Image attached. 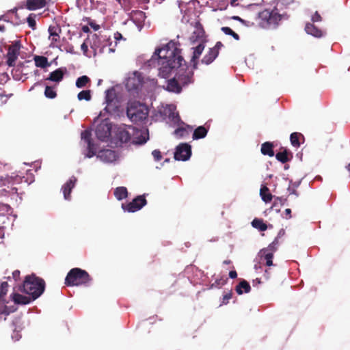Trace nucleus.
Listing matches in <instances>:
<instances>
[{
    "label": "nucleus",
    "instance_id": "1",
    "mask_svg": "<svg viewBox=\"0 0 350 350\" xmlns=\"http://www.w3.org/2000/svg\"><path fill=\"white\" fill-rule=\"evenodd\" d=\"M204 31L198 29L190 37V42L193 45L191 47L193 55L191 59L192 68L188 66L183 57L177 43L170 41L161 48L155 50L149 65L158 67L159 75L167 78L171 72H175L176 79L184 87L193 83V70L197 68V59L200 57L205 47Z\"/></svg>",
    "mask_w": 350,
    "mask_h": 350
},
{
    "label": "nucleus",
    "instance_id": "2",
    "mask_svg": "<svg viewBox=\"0 0 350 350\" xmlns=\"http://www.w3.org/2000/svg\"><path fill=\"white\" fill-rule=\"evenodd\" d=\"M81 139L87 144L86 150L88 152H85L84 155L87 158H92L94 155H96L97 158L99 159L102 162L106 163H110L115 161L118 158L117 153L110 149H105L98 151L96 154L98 147L94 144L91 138L92 133L89 130H85L81 133Z\"/></svg>",
    "mask_w": 350,
    "mask_h": 350
},
{
    "label": "nucleus",
    "instance_id": "3",
    "mask_svg": "<svg viewBox=\"0 0 350 350\" xmlns=\"http://www.w3.org/2000/svg\"><path fill=\"white\" fill-rule=\"evenodd\" d=\"M286 12H281L274 6L273 9H265L258 14V25L266 29H277L282 21L288 19Z\"/></svg>",
    "mask_w": 350,
    "mask_h": 350
},
{
    "label": "nucleus",
    "instance_id": "4",
    "mask_svg": "<svg viewBox=\"0 0 350 350\" xmlns=\"http://www.w3.org/2000/svg\"><path fill=\"white\" fill-rule=\"evenodd\" d=\"M44 288V281L32 275L25 277L21 290L31 296V299H36L43 293Z\"/></svg>",
    "mask_w": 350,
    "mask_h": 350
},
{
    "label": "nucleus",
    "instance_id": "5",
    "mask_svg": "<svg viewBox=\"0 0 350 350\" xmlns=\"http://www.w3.org/2000/svg\"><path fill=\"white\" fill-rule=\"evenodd\" d=\"M126 115L132 122L144 123L148 116V108L139 102L129 101L126 108Z\"/></svg>",
    "mask_w": 350,
    "mask_h": 350
},
{
    "label": "nucleus",
    "instance_id": "6",
    "mask_svg": "<svg viewBox=\"0 0 350 350\" xmlns=\"http://www.w3.org/2000/svg\"><path fill=\"white\" fill-rule=\"evenodd\" d=\"M91 282L92 278L89 273L80 268L72 269L65 278V284L69 286H89Z\"/></svg>",
    "mask_w": 350,
    "mask_h": 350
},
{
    "label": "nucleus",
    "instance_id": "7",
    "mask_svg": "<svg viewBox=\"0 0 350 350\" xmlns=\"http://www.w3.org/2000/svg\"><path fill=\"white\" fill-rule=\"evenodd\" d=\"M88 42L90 48L94 51V55L114 52L115 49L111 47V42H109L107 36L94 33L88 36Z\"/></svg>",
    "mask_w": 350,
    "mask_h": 350
},
{
    "label": "nucleus",
    "instance_id": "8",
    "mask_svg": "<svg viewBox=\"0 0 350 350\" xmlns=\"http://www.w3.org/2000/svg\"><path fill=\"white\" fill-rule=\"evenodd\" d=\"M112 124L105 118L95 129V134L98 139L101 142H108L111 137Z\"/></svg>",
    "mask_w": 350,
    "mask_h": 350
},
{
    "label": "nucleus",
    "instance_id": "9",
    "mask_svg": "<svg viewBox=\"0 0 350 350\" xmlns=\"http://www.w3.org/2000/svg\"><path fill=\"white\" fill-rule=\"evenodd\" d=\"M105 104L104 108L105 112L111 114L118 111L120 104L116 98V90L113 88H109L105 91Z\"/></svg>",
    "mask_w": 350,
    "mask_h": 350
},
{
    "label": "nucleus",
    "instance_id": "10",
    "mask_svg": "<svg viewBox=\"0 0 350 350\" xmlns=\"http://www.w3.org/2000/svg\"><path fill=\"white\" fill-rule=\"evenodd\" d=\"M191 156V146L187 143H181L176 146L174 152V159L177 161H186Z\"/></svg>",
    "mask_w": 350,
    "mask_h": 350
},
{
    "label": "nucleus",
    "instance_id": "11",
    "mask_svg": "<svg viewBox=\"0 0 350 350\" xmlns=\"http://www.w3.org/2000/svg\"><path fill=\"white\" fill-rule=\"evenodd\" d=\"M146 203L144 196H138L127 204H122V208L124 211L134 213L142 208Z\"/></svg>",
    "mask_w": 350,
    "mask_h": 350
},
{
    "label": "nucleus",
    "instance_id": "12",
    "mask_svg": "<svg viewBox=\"0 0 350 350\" xmlns=\"http://www.w3.org/2000/svg\"><path fill=\"white\" fill-rule=\"evenodd\" d=\"M21 46L18 42H15L14 44L9 46L8 51L7 53V64L9 66H13L19 55Z\"/></svg>",
    "mask_w": 350,
    "mask_h": 350
},
{
    "label": "nucleus",
    "instance_id": "13",
    "mask_svg": "<svg viewBox=\"0 0 350 350\" xmlns=\"http://www.w3.org/2000/svg\"><path fill=\"white\" fill-rule=\"evenodd\" d=\"M273 253L271 251L266 250L265 248L261 249L256 256V259L259 260L260 262H265V264L268 266H272L273 264Z\"/></svg>",
    "mask_w": 350,
    "mask_h": 350
},
{
    "label": "nucleus",
    "instance_id": "14",
    "mask_svg": "<svg viewBox=\"0 0 350 350\" xmlns=\"http://www.w3.org/2000/svg\"><path fill=\"white\" fill-rule=\"evenodd\" d=\"M176 107L174 105H167L164 109V116H167L169 119L175 124H184L181 121L178 113L176 111Z\"/></svg>",
    "mask_w": 350,
    "mask_h": 350
},
{
    "label": "nucleus",
    "instance_id": "15",
    "mask_svg": "<svg viewBox=\"0 0 350 350\" xmlns=\"http://www.w3.org/2000/svg\"><path fill=\"white\" fill-rule=\"evenodd\" d=\"M115 133V139L118 142L122 143H126L128 142L131 139V135L127 131L125 128L122 126H119L115 129L114 130Z\"/></svg>",
    "mask_w": 350,
    "mask_h": 350
},
{
    "label": "nucleus",
    "instance_id": "16",
    "mask_svg": "<svg viewBox=\"0 0 350 350\" xmlns=\"http://www.w3.org/2000/svg\"><path fill=\"white\" fill-rule=\"evenodd\" d=\"M66 71L67 70L66 68H59L51 72L49 74V77L46 79V81H50L52 82H55L56 83H59L62 81Z\"/></svg>",
    "mask_w": 350,
    "mask_h": 350
},
{
    "label": "nucleus",
    "instance_id": "17",
    "mask_svg": "<svg viewBox=\"0 0 350 350\" xmlns=\"http://www.w3.org/2000/svg\"><path fill=\"white\" fill-rule=\"evenodd\" d=\"M183 88V86L174 76L172 79L167 81L165 89L168 92L179 94L181 92Z\"/></svg>",
    "mask_w": 350,
    "mask_h": 350
},
{
    "label": "nucleus",
    "instance_id": "18",
    "mask_svg": "<svg viewBox=\"0 0 350 350\" xmlns=\"http://www.w3.org/2000/svg\"><path fill=\"white\" fill-rule=\"evenodd\" d=\"M77 178L72 176L70 179L62 186V190L63 191L64 198L66 200H70V193L72 189L75 187Z\"/></svg>",
    "mask_w": 350,
    "mask_h": 350
},
{
    "label": "nucleus",
    "instance_id": "19",
    "mask_svg": "<svg viewBox=\"0 0 350 350\" xmlns=\"http://www.w3.org/2000/svg\"><path fill=\"white\" fill-rule=\"evenodd\" d=\"M141 85V81L137 72L134 73V76L129 77L126 83V88L129 91L137 90Z\"/></svg>",
    "mask_w": 350,
    "mask_h": 350
},
{
    "label": "nucleus",
    "instance_id": "20",
    "mask_svg": "<svg viewBox=\"0 0 350 350\" xmlns=\"http://www.w3.org/2000/svg\"><path fill=\"white\" fill-rule=\"evenodd\" d=\"M46 5V0H27L26 8L29 10L41 9Z\"/></svg>",
    "mask_w": 350,
    "mask_h": 350
},
{
    "label": "nucleus",
    "instance_id": "21",
    "mask_svg": "<svg viewBox=\"0 0 350 350\" xmlns=\"http://www.w3.org/2000/svg\"><path fill=\"white\" fill-rule=\"evenodd\" d=\"M218 55L219 54L217 53V51L215 49L210 48L208 53L204 56L201 62L202 64L208 65L216 59Z\"/></svg>",
    "mask_w": 350,
    "mask_h": 350
},
{
    "label": "nucleus",
    "instance_id": "22",
    "mask_svg": "<svg viewBox=\"0 0 350 350\" xmlns=\"http://www.w3.org/2000/svg\"><path fill=\"white\" fill-rule=\"evenodd\" d=\"M305 31L308 34H310L316 38H321L323 36L321 30L318 29L312 23H307L305 27Z\"/></svg>",
    "mask_w": 350,
    "mask_h": 350
},
{
    "label": "nucleus",
    "instance_id": "23",
    "mask_svg": "<svg viewBox=\"0 0 350 350\" xmlns=\"http://www.w3.org/2000/svg\"><path fill=\"white\" fill-rule=\"evenodd\" d=\"M13 300L14 303L18 304H23L26 305L29 304L31 301H33L34 299H31V297H27L25 295H22L18 293H15L13 295Z\"/></svg>",
    "mask_w": 350,
    "mask_h": 350
},
{
    "label": "nucleus",
    "instance_id": "24",
    "mask_svg": "<svg viewBox=\"0 0 350 350\" xmlns=\"http://www.w3.org/2000/svg\"><path fill=\"white\" fill-rule=\"evenodd\" d=\"M207 133L208 129L206 128L204 126H200L194 130L192 138L194 140L204 138L206 136Z\"/></svg>",
    "mask_w": 350,
    "mask_h": 350
},
{
    "label": "nucleus",
    "instance_id": "25",
    "mask_svg": "<svg viewBox=\"0 0 350 350\" xmlns=\"http://www.w3.org/2000/svg\"><path fill=\"white\" fill-rule=\"evenodd\" d=\"M251 286L250 284L245 280H243L236 286V292L239 295H242L244 293H247L250 291Z\"/></svg>",
    "mask_w": 350,
    "mask_h": 350
},
{
    "label": "nucleus",
    "instance_id": "26",
    "mask_svg": "<svg viewBox=\"0 0 350 350\" xmlns=\"http://www.w3.org/2000/svg\"><path fill=\"white\" fill-rule=\"evenodd\" d=\"M273 145L271 142H267L263 143L261 145V153L263 155H268L269 157H273L274 155V152L273 150Z\"/></svg>",
    "mask_w": 350,
    "mask_h": 350
},
{
    "label": "nucleus",
    "instance_id": "27",
    "mask_svg": "<svg viewBox=\"0 0 350 350\" xmlns=\"http://www.w3.org/2000/svg\"><path fill=\"white\" fill-rule=\"evenodd\" d=\"M293 2V0H276L274 7L281 12H286L284 10Z\"/></svg>",
    "mask_w": 350,
    "mask_h": 350
},
{
    "label": "nucleus",
    "instance_id": "28",
    "mask_svg": "<svg viewBox=\"0 0 350 350\" xmlns=\"http://www.w3.org/2000/svg\"><path fill=\"white\" fill-rule=\"evenodd\" d=\"M148 139V131L144 129L140 131L139 136H136L133 140V143L136 144H143Z\"/></svg>",
    "mask_w": 350,
    "mask_h": 350
},
{
    "label": "nucleus",
    "instance_id": "29",
    "mask_svg": "<svg viewBox=\"0 0 350 350\" xmlns=\"http://www.w3.org/2000/svg\"><path fill=\"white\" fill-rule=\"evenodd\" d=\"M34 62L36 66L41 68H45L50 66L48 59L44 56H35Z\"/></svg>",
    "mask_w": 350,
    "mask_h": 350
},
{
    "label": "nucleus",
    "instance_id": "30",
    "mask_svg": "<svg viewBox=\"0 0 350 350\" xmlns=\"http://www.w3.org/2000/svg\"><path fill=\"white\" fill-rule=\"evenodd\" d=\"M127 189L124 187H118L114 191V196L118 200H122L127 197Z\"/></svg>",
    "mask_w": 350,
    "mask_h": 350
},
{
    "label": "nucleus",
    "instance_id": "31",
    "mask_svg": "<svg viewBox=\"0 0 350 350\" xmlns=\"http://www.w3.org/2000/svg\"><path fill=\"white\" fill-rule=\"evenodd\" d=\"M260 196L262 200L266 203L271 202L272 199V195L269 193V189L266 186L261 187Z\"/></svg>",
    "mask_w": 350,
    "mask_h": 350
},
{
    "label": "nucleus",
    "instance_id": "32",
    "mask_svg": "<svg viewBox=\"0 0 350 350\" xmlns=\"http://www.w3.org/2000/svg\"><path fill=\"white\" fill-rule=\"evenodd\" d=\"M252 226L254 228L258 229L260 231H265L267 228V225L263 222V221L258 218H255L252 221Z\"/></svg>",
    "mask_w": 350,
    "mask_h": 350
},
{
    "label": "nucleus",
    "instance_id": "33",
    "mask_svg": "<svg viewBox=\"0 0 350 350\" xmlns=\"http://www.w3.org/2000/svg\"><path fill=\"white\" fill-rule=\"evenodd\" d=\"M44 96L50 99L55 98L57 96L55 87L46 85L44 90Z\"/></svg>",
    "mask_w": 350,
    "mask_h": 350
},
{
    "label": "nucleus",
    "instance_id": "34",
    "mask_svg": "<svg viewBox=\"0 0 350 350\" xmlns=\"http://www.w3.org/2000/svg\"><path fill=\"white\" fill-rule=\"evenodd\" d=\"M90 78L86 75H83L77 78L76 81V86L78 88H83L90 82Z\"/></svg>",
    "mask_w": 350,
    "mask_h": 350
},
{
    "label": "nucleus",
    "instance_id": "35",
    "mask_svg": "<svg viewBox=\"0 0 350 350\" xmlns=\"http://www.w3.org/2000/svg\"><path fill=\"white\" fill-rule=\"evenodd\" d=\"M275 158L278 161H280L282 163H286L289 159L288 158V151L287 150H284L283 152H278L275 154Z\"/></svg>",
    "mask_w": 350,
    "mask_h": 350
},
{
    "label": "nucleus",
    "instance_id": "36",
    "mask_svg": "<svg viewBox=\"0 0 350 350\" xmlns=\"http://www.w3.org/2000/svg\"><path fill=\"white\" fill-rule=\"evenodd\" d=\"M77 98L79 100H85L89 101L91 100L90 90H83L80 92L77 95Z\"/></svg>",
    "mask_w": 350,
    "mask_h": 350
},
{
    "label": "nucleus",
    "instance_id": "37",
    "mask_svg": "<svg viewBox=\"0 0 350 350\" xmlns=\"http://www.w3.org/2000/svg\"><path fill=\"white\" fill-rule=\"evenodd\" d=\"M300 135L298 133H293L290 135V141L294 147H299L300 146L299 142V136Z\"/></svg>",
    "mask_w": 350,
    "mask_h": 350
},
{
    "label": "nucleus",
    "instance_id": "38",
    "mask_svg": "<svg viewBox=\"0 0 350 350\" xmlns=\"http://www.w3.org/2000/svg\"><path fill=\"white\" fill-rule=\"evenodd\" d=\"M221 30L226 34L232 36L236 40H239V36L233 31L230 27H221Z\"/></svg>",
    "mask_w": 350,
    "mask_h": 350
},
{
    "label": "nucleus",
    "instance_id": "39",
    "mask_svg": "<svg viewBox=\"0 0 350 350\" xmlns=\"http://www.w3.org/2000/svg\"><path fill=\"white\" fill-rule=\"evenodd\" d=\"M279 242L278 238H275L272 243H271L267 247L266 250L272 252L273 254L277 251Z\"/></svg>",
    "mask_w": 350,
    "mask_h": 350
},
{
    "label": "nucleus",
    "instance_id": "40",
    "mask_svg": "<svg viewBox=\"0 0 350 350\" xmlns=\"http://www.w3.org/2000/svg\"><path fill=\"white\" fill-rule=\"evenodd\" d=\"M187 134V131L185 127H178L174 131V135L177 137H183Z\"/></svg>",
    "mask_w": 350,
    "mask_h": 350
},
{
    "label": "nucleus",
    "instance_id": "41",
    "mask_svg": "<svg viewBox=\"0 0 350 350\" xmlns=\"http://www.w3.org/2000/svg\"><path fill=\"white\" fill-rule=\"evenodd\" d=\"M8 284L7 282H3L0 285V297L5 298V295L8 292Z\"/></svg>",
    "mask_w": 350,
    "mask_h": 350
},
{
    "label": "nucleus",
    "instance_id": "42",
    "mask_svg": "<svg viewBox=\"0 0 350 350\" xmlns=\"http://www.w3.org/2000/svg\"><path fill=\"white\" fill-rule=\"evenodd\" d=\"M48 31L49 33V39H51V37H58V31H60V29L58 27L50 26Z\"/></svg>",
    "mask_w": 350,
    "mask_h": 350
},
{
    "label": "nucleus",
    "instance_id": "43",
    "mask_svg": "<svg viewBox=\"0 0 350 350\" xmlns=\"http://www.w3.org/2000/svg\"><path fill=\"white\" fill-rule=\"evenodd\" d=\"M11 210V207L7 204H0V215L8 214Z\"/></svg>",
    "mask_w": 350,
    "mask_h": 350
},
{
    "label": "nucleus",
    "instance_id": "44",
    "mask_svg": "<svg viewBox=\"0 0 350 350\" xmlns=\"http://www.w3.org/2000/svg\"><path fill=\"white\" fill-rule=\"evenodd\" d=\"M17 190V188L12 187L8 192L12 195L13 198L16 197L15 200L16 202H20L22 199L21 197H19Z\"/></svg>",
    "mask_w": 350,
    "mask_h": 350
},
{
    "label": "nucleus",
    "instance_id": "45",
    "mask_svg": "<svg viewBox=\"0 0 350 350\" xmlns=\"http://www.w3.org/2000/svg\"><path fill=\"white\" fill-rule=\"evenodd\" d=\"M28 25L29 27H31L32 29H34L36 27V21L34 18L32 16V14H30L27 18Z\"/></svg>",
    "mask_w": 350,
    "mask_h": 350
},
{
    "label": "nucleus",
    "instance_id": "46",
    "mask_svg": "<svg viewBox=\"0 0 350 350\" xmlns=\"http://www.w3.org/2000/svg\"><path fill=\"white\" fill-rule=\"evenodd\" d=\"M152 155L153 156L154 159L156 161H160L161 159V158H162L161 153V152L159 150H154L152 152Z\"/></svg>",
    "mask_w": 350,
    "mask_h": 350
},
{
    "label": "nucleus",
    "instance_id": "47",
    "mask_svg": "<svg viewBox=\"0 0 350 350\" xmlns=\"http://www.w3.org/2000/svg\"><path fill=\"white\" fill-rule=\"evenodd\" d=\"M232 298V293H228L223 297L222 304H227L229 300Z\"/></svg>",
    "mask_w": 350,
    "mask_h": 350
},
{
    "label": "nucleus",
    "instance_id": "48",
    "mask_svg": "<svg viewBox=\"0 0 350 350\" xmlns=\"http://www.w3.org/2000/svg\"><path fill=\"white\" fill-rule=\"evenodd\" d=\"M88 46H90V44H89L88 38L81 46V49L85 55L86 54V53L88 51Z\"/></svg>",
    "mask_w": 350,
    "mask_h": 350
},
{
    "label": "nucleus",
    "instance_id": "49",
    "mask_svg": "<svg viewBox=\"0 0 350 350\" xmlns=\"http://www.w3.org/2000/svg\"><path fill=\"white\" fill-rule=\"evenodd\" d=\"M254 262H255V264H254V269L258 271V270H260L262 269V262H259V260H257L256 258L254 259Z\"/></svg>",
    "mask_w": 350,
    "mask_h": 350
},
{
    "label": "nucleus",
    "instance_id": "50",
    "mask_svg": "<svg viewBox=\"0 0 350 350\" xmlns=\"http://www.w3.org/2000/svg\"><path fill=\"white\" fill-rule=\"evenodd\" d=\"M312 22H314H314H319V21H321V16L319 15V14L317 12H316L314 13V15H312Z\"/></svg>",
    "mask_w": 350,
    "mask_h": 350
},
{
    "label": "nucleus",
    "instance_id": "51",
    "mask_svg": "<svg viewBox=\"0 0 350 350\" xmlns=\"http://www.w3.org/2000/svg\"><path fill=\"white\" fill-rule=\"evenodd\" d=\"M21 338V334L18 332H14L12 335V338L14 341H18Z\"/></svg>",
    "mask_w": 350,
    "mask_h": 350
},
{
    "label": "nucleus",
    "instance_id": "52",
    "mask_svg": "<svg viewBox=\"0 0 350 350\" xmlns=\"http://www.w3.org/2000/svg\"><path fill=\"white\" fill-rule=\"evenodd\" d=\"M290 194H293L296 196H298V193L296 191L295 188L292 187L291 185H288V187L287 189Z\"/></svg>",
    "mask_w": 350,
    "mask_h": 350
},
{
    "label": "nucleus",
    "instance_id": "53",
    "mask_svg": "<svg viewBox=\"0 0 350 350\" xmlns=\"http://www.w3.org/2000/svg\"><path fill=\"white\" fill-rule=\"evenodd\" d=\"M59 38V36H58V37H51V39H50V40H51V42L50 46H51V47H55V46H57L55 44V42H57L58 41Z\"/></svg>",
    "mask_w": 350,
    "mask_h": 350
},
{
    "label": "nucleus",
    "instance_id": "54",
    "mask_svg": "<svg viewBox=\"0 0 350 350\" xmlns=\"http://www.w3.org/2000/svg\"><path fill=\"white\" fill-rule=\"evenodd\" d=\"M301 183V180L297 182H293L292 180H289V185H291L293 188H297Z\"/></svg>",
    "mask_w": 350,
    "mask_h": 350
},
{
    "label": "nucleus",
    "instance_id": "55",
    "mask_svg": "<svg viewBox=\"0 0 350 350\" xmlns=\"http://www.w3.org/2000/svg\"><path fill=\"white\" fill-rule=\"evenodd\" d=\"M223 46V44L221 42H217L215 46H213L212 49H215L217 51V53L219 54V49Z\"/></svg>",
    "mask_w": 350,
    "mask_h": 350
},
{
    "label": "nucleus",
    "instance_id": "56",
    "mask_svg": "<svg viewBox=\"0 0 350 350\" xmlns=\"http://www.w3.org/2000/svg\"><path fill=\"white\" fill-rule=\"evenodd\" d=\"M19 276H20V271L18 270H15L12 272V278L15 280H17L18 278H19Z\"/></svg>",
    "mask_w": 350,
    "mask_h": 350
},
{
    "label": "nucleus",
    "instance_id": "57",
    "mask_svg": "<svg viewBox=\"0 0 350 350\" xmlns=\"http://www.w3.org/2000/svg\"><path fill=\"white\" fill-rule=\"evenodd\" d=\"M232 18L234 21H239L240 23H241L242 24H245V21H244L243 19H242L241 18H240L239 16H234L232 17Z\"/></svg>",
    "mask_w": 350,
    "mask_h": 350
},
{
    "label": "nucleus",
    "instance_id": "58",
    "mask_svg": "<svg viewBox=\"0 0 350 350\" xmlns=\"http://www.w3.org/2000/svg\"><path fill=\"white\" fill-rule=\"evenodd\" d=\"M229 277L232 279H234L237 277V273L236 271H230L229 272Z\"/></svg>",
    "mask_w": 350,
    "mask_h": 350
},
{
    "label": "nucleus",
    "instance_id": "59",
    "mask_svg": "<svg viewBox=\"0 0 350 350\" xmlns=\"http://www.w3.org/2000/svg\"><path fill=\"white\" fill-rule=\"evenodd\" d=\"M59 49L61 51H64L65 50L67 53H72V51H73V47L72 46H69V47H67V48H64V49H62V47L60 46L59 47Z\"/></svg>",
    "mask_w": 350,
    "mask_h": 350
},
{
    "label": "nucleus",
    "instance_id": "60",
    "mask_svg": "<svg viewBox=\"0 0 350 350\" xmlns=\"http://www.w3.org/2000/svg\"><path fill=\"white\" fill-rule=\"evenodd\" d=\"M114 38L116 40H120V39L122 38V36L120 33L119 32H116L114 33Z\"/></svg>",
    "mask_w": 350,
    "mask_h": 350
},
{
    "label": "nucleus",
    "instance_id": "61",
    "mask_svg": "<svg viewBox=\"0 0 350 350\" xmlns=\"http://www.w3.org/2000/svg\"><path fill=\"white\" fill-rule=\"evenodd\" d=\"M291 210L290 208H286L285 210V214L286 215V219H289L291 217Z\"/></svg>",
    "mask_w": 350,
    "mask_h": 350
},
{
    "label": "nucleus",
    "instance_id": "62",
    "mask_svg": "<svg viewBox=\"0 0 350 350\" xmlns=\"http://www.w3.org/2000/svg\"><path fill=\"white\" fill-rule=\"evenodd\" d=\"M285 234V232H284V229H280V231L278 232V236L276 238H278V239L282 237H283Z\"/></svg>",
    "mask_w": 350,
    "mask_h": 350
},
{
    "label": "nucleus",
    "instance_id": "63",
    "mask_svg": "<svg viewBox=\"0 0 350 350\" xmlns=\"http://www.w3.org/2000/svg\"><path fill=\"white\" fill-rule=\"evenodd\" d=\"M90 26L95 30L97 31L99 29V25L96 24L90 23Z\"/></svg>",
    "mask_w": 350,
    "mask_h": 350
},
{
    "label": "nucleus",
    "instance_id": "64",
    "mask_svg": "<svg viewBox=\"0 0 350 350\" xmlns=\"http://www.w3.org/2000/svg\"><path fill=\"white\" fill-rule=\"evenodd\" d=\"M82 30H83V32L88 33V32H89L90 29H89V27L88 26H83L82 27Z\"/></svg>",
    "mask_w": 350,
    "mask_h": 350
}]
</instances>
